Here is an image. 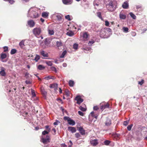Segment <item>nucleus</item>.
Masks as SVG:
<instances>
[{
	"mask_svg": "<svg viewBox=\"0 0 147 147\" xmlns=\"http://www.w3.org/2000/svg\"><path fill=\"white\" fill-rule=\"evenodd\" d=\"M8 1L11 4H13L14 2V1L13 0H8Z\"/></svg>",
	"mask_w": 147,
	"mask_h": 147,
	"instance_id": "nucleus-59",
	"label": "nucleus"
},
{
	"mask_svg": "<svg viewBox=\"0 0 147 147\" xmlns=\"http://www.w3.org/2000/svg\"><path fill=\"white\" fill-rule=\"evenodd\" d=\"M17 52V50L15 49H12L10 53L11 55L15 54Z\"/></svg>",
	"mask_w": 147,
	"mask_h": 147,
	"instance_id": "nucleus-35",
	"label": "nucleus"
},
{
	"mask_svg": "<svg viewBox=\"0 0 147 147\" xmlns=\"http://www.w3.org/2000/svg\"><path fill=\"white\" fill-rule=\"evenodd\" d=\"M29 74L28 72H26V73H25V77H26V78H28V75Z\"/></svg>",
	"mask_w": 147,
	"mask_h": 147,
	"instance_id": "nucleus-60",
	"label": "nucleus"
},
{
	"mask_svg": "<svg viewBox=\"0 0 147 147\" xmlns=\"http://www.w3.org/2000/svg\"><path fill=\"white\" fill-rule=\"evenodd\" d=\"M26 83V84H30L31 83V82L29 80H26L25 81Z\"/></svg>",
	"mask_w": 147,
	"mask_h": 147,
	"instance_id": "nucleus-62",
	"label": "nucleus"
},
{
	"mask_svg": "<svg viewBox=\"0 0 147 147\" xmlns=\"http://www.w3.org/2000/svg\"><path fill=\"white\" fill-rule=\"evenodd\" d=\"M49 132L45 130L42 132V134L43 135H45L46 134H48Z\"/></svg>",
	"mask_w": 147,
	"mask_h": 147,
	"instance_id": "nucleus-45",
	"label": "nucleus"
},
{
	"mask_svg": "<svg viewBox=\"0 0 147 147\" xmlns=\"http://www.w3.org/2000/svg\"><path fill=\"white\" fill-rule=\"evenodd\" d=\"M40 53L41 55L44 57H47L49 56L48 53L42 50L40 51Z\"/></svg>",
	"mask_w": 147,
	"mask_h": 147,
	"instance_id": "nucleus-13",
	"label": "nucleus"
},
{
	"mask_svg": "<svg viewBox=\"0 0 147 147\" xmlns=\"http://www.w3.org/2000/svg\"><path fill=\"white\" fill-rule=\"evenodd\" d=\"M144 83V80H142L141 81L139 82L138 84L142 85Z\"/></svg>",
	"mask_w": 147,
	"mask_h": 147,
	"instance_id": "nucleus-54",
	"label": "nucleus"
},
{
	"mask_svg": "<svg viewBox=\"0 0 147 147\" xmlns=\"http://www.w3.org/2000/svg\"><path fill=\"white\" fill-rule=\"evenodd\" d=\"M48 32L49 34L50 35H53L54 34V31L52 30L49 29L48 30Z\"/></svg>",
	"mask_w": 147,
	"mask_h": 147,
	"instance_id": "nucleus-34",
	"label": "nucleus"
},
{
	"mask_svg": "<svg viewBox=\"0 0 147 147\" xmlns=\"http://www.w3.org/2000/svg\"><path fill=\"white\" fill-rule=\"evenodd\" d=\"M1 71H0V74L2 76H5L6 74L4 69V68L2 67L1 68Z\"/></svg>",
	"mask_w": 147,
	"mask_h": 147,
	"instance_id": "nucleus-22",
	"label": "nucleus"
},
{
	"mask_svg": "<svg viewBox=\"0 0 147 147\" xmlns=\"http://www.w3.org/2000/svg\"><path fill=\"white\" fill-rule=\"evenodd\" d=\"M75 100L77 101V103L78 104H80L83 101V99L81 98L80 96H76Z\"/></svg>",
	"mask_w": 147,
	"mask_h": 147,
	"instance_id": "nucleus-10",
	"label": "nucleus"
},
{
	"mask_svg": "<svg viewBox=\"0 0 147 147\" xmlns=\"http://www.w3.org/2000/svg\"><path fill=\"white\" fill-rule=\"evenodd\" d=\"M98 0H95L94 3V5L95 6H98L99 5V3H98Z\"/></svg>",
	"mask_w": 147,
	"mask_h": 147,
	"instance_id": "nucleus-40",
	"label": "nucleus"
},
{
	"mask_svg": "<svg viewBox=\"0 0 147 147\" xmlns=\"http://www.w3.org/2000/svg\"><path fill=\"white\" fill-rule=\"evenodd\" d=\"M51 40V39L50 38H46L44 41L45 45L42 46V47L44 48H45L50 47Z\"/></svg>",
	"mask_w": 147,
	"mask_h": 147,
	"instance_id": "nucleus-6",
	"label": "nucleus"
},
{
	"mask_svg": "<svg viewBox=\"0 0 147 147\" xmlns=\"http://www.w3.org/2000/svg\"><path fill=\"white\" fill-rule=\"evenodd\" d=\"M80 110L83 111H86V109L85 108L83 107L82 106H80L79 107Z\"/></svg>",
	"mask_w": 147,
	"mask_h": 147,
	"instance_id": "nucleus-44",
	"label": "nucleus"
},
{
	"mask_svg": "<svg viewBox=\"0 0 147 147\" xmlns=\"http://www.w3.org/2000/svg\"><path fill=\"white\" fill-rule=\"evenodd\" d=\"M93 109L94 110L97 111L98 109V108L97 106H94L93 107Z\"/></svg>",
	"mask_w": 147,
	"mask_h": 147,
	"instance_id": "nucleus-58",
	"label": "nucleus"
},
{
	"mask_svg": "<svg viewBox=\"0 0 147 147\" xmlns=\"http://www.w3.org/2000/svg\"><path fill=\"white\" fill-rule=\"evenodd\" d=\"M130 16L132 18L134 19H135L136 18V16L132 12H130L129 13Z\"/></svg>",
	"mask_w": 147,
	"mask_h": 147,
	"instance_id": "nucleus-33",
	"label": "nucleus"
},
{
	"mask_svg": "<svg viewBox=\"0 0 147 147\" xmlns=\"http://www.w3.org/2000/svg\"><path fill=\"white\" fill-rule=\"evenodd\" d=\"M1 59H3L6 58L7 57V55L4 53H2L1 54Z\"/></svg>",
	"mask_w": 147,
	"mask_h": 147,
	"instance_id": "nucleus-28",
	"label": "nucleus"
},
{
	"mask_svg": "<svg viewBox=\"0 0 147 147\" xmlns=\"http://www.w3.org/2000/svg\"><path fill=\"white\" fill-rule=\"evenodd\" d=\"M19 45L21 48H23L24 46V42L23 40L22 41L19 43Z\"/></svg>",
	"mask_w": 147,
	"mask_h": 147,
	"instance_id": "nucleus-27",
	"label": "nucleus"
},
{
	"mask_svg": "<svg viewBox=\"0 0 147 147\" xmlns=\"http://www.w3.org/2000/svg\"><path fill=\"white\" fill-rule=\"evenodd\" d=\"M105 22V25L106 26H109V22L107 21H106Z\"/></svg>",
	"mask_w": 147,
	"mask_h": 147,
	"instance_id": "nucleus-55",
	"label": "nucleus"
},
{
	"mask_svg": "<svg viewBox=\"0 0 147 147\" xmlns=\"http://www.w3.org/2000/svg\"><path fill=\"white\" fill-rule=\"evenodd\" d=\"M63 3L66 5H69L72 3V0H62Z\"/></svg>",
	"mask_w": 147,
	"mask_h": 147,
	"instance_id": "nucleus-16",
	"label": "nucleus"
},
{
	"mask_svg": "<svg viewBox=\"0 0 147 147\" xmlns=\"http://www.w3.org/2000/svg\"><path fill=\"white\" fill-rule=\"evenodd\" d=\"M38 9L35 8H32L30 9L28 11V16L32 18H36L39 16Z\"/></svg>",
	"mask_w": 147,
	"mask_h": 147,
	"instance_id": "nucleus-2",
	"label": "nucleus"
},
{
	"mask_svg": "<svg viewBox=\"0 0 147 147\" xmlns=\"http://www.w3.org/2000/svg\"><path fill=\"white\" fill-rule=\"evenodd\" d=\"M38 68L39 69L41 70L44 69L45 67L42 65H40L38 66Z\"/></svg>",
	"mask_w": 147,
	"mask_h": 147,
	"instance_id": "nucleus-37",
	"label": "nucleus"
},
{
	"mask_svg": "<svg viewBox=\"0 0 147 147\" xmlns=\"http://www.w3.org/2000/svg\"><path fill=\"white\" fill-rule=\"evenodd\" d=\"M68 130L71 131L72 133H75L76 131V128L74 127H69L68 128Z\"/></svg>",
	"mask_w": 147,
	"mask_h": 147,
	"instance_id": "nucleus-19",
	"label": "nucleus"
},
{
	"mask_svg": "<svg viewBox=\"0 0 147 147\" xmlns=\"http://www.w3.org/2000/svg\"><path fill=\"white\" fill-rule=\"evenodd\" d=\"M126 17V16L123 13H120L119 14V17L121 19H125Z\"/></svg>",
	"mask_w": 147,
	"mask_h": 147,
	"instance_id": "nucleus-24",
	"label": "nucleus"
},
{
	"mask_svg": "<svg viewBox=\"0 0 147 147\" xmlns=\"http://www.w3.org/2000/svg\"><path fill=\"white\" fill-rule=\"evenodd\" d=\"M78 130L82 135L85 134V130L82 127H80Z\"/></svg>",
	"mask_w": 147,
	"mask_h": 147,
	"instance_id": "nucleus-20",
	"label": "nucleus"
},
{
	"mask_svg": "<svg viewBox=\"0 0 147 147\" xmlns=\"http://www.w3.org/2000/svg\"><path fill=\"white\" fill-rule=\"evenodd\" d=\"M106 8L110 12L114 11L117 7V2L115 0H105Z\"/></svg>",
	"mask_w": 147,
	"mask_h": 147,
	"instance_id": "nucleus-1",
	"label": "nucleus"
},
{
	"mask_svg": "<svg viewBox=\"0 0 147 147\" xmlns=\"http://www.w3.org/2000/svg\"><path fill=\"white\" fill-rule=\"evenodd\" d=\"M111 123V120L108 118H107L105 124L106 126H110Z\"/></svg>",
	"mask_w": 147,
	"mask_h": 147,
	"instance_id": "nucleus-14",
	"label": "nucleus"
},
{
	"mask_svg": "<svg viewBox=\"0 0 147 147\" xmlns=\"http://www.w3.org/2000/svg\"><path fill=\"white\" fill-rule=\"evenodd\" d=\"M94 41H90L89 42L88 44L90 46H91L94 43Z\"/></svg>",
	"mask_w": 147,
	"mask_h": 147,
	"instance_id": "nucleus-51",
	"label": "nucleus"
},
{
	"mask_svg": "<svg viewBox=\"0 0 147 147\" xmlns=\"http://www.w3.org/2000/svg\"><path fill=\"white\" fill-rule=\"evenodd\" d=\"M90 143L91 144L94 146H96L98 144V142L97 140L95 139L91 141Z\"/></svg>",
	"mask_w": 147,
	"mask_h": 147,
	"instance_id": "nucleus-18",
	"label": "nucleus"
},
{
	"mask_svg": "<svg viewBox=\"0 0 147 147\" xmlns=\"http://www.w3.org/2000/svg\"><path fill=\"white\" fill-rule=\"evenodd\" d=\"M89 36L87 32H83L82 33V40L84 41L87 40L88 39Z\"/></svg>",
	"mask_w": 147,
	"mask_h": 147,
	"instance_id": "nucleus-8",
	"label": "nucleus"
},
{
	"mask_svg": "<svg viewBox=\"0 0 147 147\" xmlns=\"http://www.w3.org/2000/svg\"><path fill=\"white\" fill-rule=\"evenodd\" d=\"M3 49H4V52H6L7 51H8V47H7L5 46L3 47Z\"/></svg>",
	"mask_w": 147,
	"mask_h": 147,
	"instance_id": "nucleus-50",
	"label": "nucleus"
},
{
	"mask_svg": "<svg viewBox=\"0 0 147 147\" xmlns=\"http://www.w3.org/2000/svg\"><path fill=\"white\" fill-rule=\"evenodd\" d=\"M129 120H127L124 121L123 122V125L125 126L127 125L129 123Z\"/></svg>",
	"mask_w": 147,
	"mask_h": 147,
	"instance_id": "nucleus-49",
	"label": "nucleus"
},
{
	"mask_svg": "<svg viewBox=\"0 0 147 147\" xmlns=\"http://www.w3.org/2000/svg\"><path fill=\"white\" fill-rule=\"evenodd\" d=\"M65 18L67 19L68 20H70L71 19L70 18V16L69 15H67L65 16Z\"/></svg>",
	"mask_w": 147,
	"mask_h": 147,
	"instance_id": "nucleus-53",
	"label": "nucleus"
},
{
	"mask_svg": "<svg viewBox=\"0 0 147 147\" xmlns=\"http://www.w3.org/2000/svg\"><path fill=\"white\" fill-rule=\"evenodd\" d=\"M54 16L56 18V19L58 21H60L62 19L61 15L59 13H57L55 14Z\"/></svg>",
	"mask_w": 147,
	"mask_h": 147,
	"instance_id": "nucleus-15",
	"label": "nucleus"
},
{
	"mask_svg": "<svg viewBox=\"0 0 147 147\" xmlns=\"http://www.w3.org/2000/svg\"><path fill=\"white\" fill-rule=\"evenodd\" d=\"M75 136L77 138H80L81 137V136L78 133H77L75 134Z\"/></svg>",
	"mask_w": 147,
	"mask_h": 147,
	"instance_id": "nucleus-48",
	"label": "nucleus"
},
{
	"mask_svg": "<svg viewBox=\"0 0 147 147\" xmlns=\"http://www.w3.org/2000/svg\"><path fill=\"white\" fill-rule=\"evenodd\" d=\"M78 113L79 115H80L83 116L84 115V114L81 111H78Z\"/></svg>",
	"mask_w": 147,
	"mask_h": 147,
	"instance_id": "nucleus-57",
	"label": "nucleus"
},
{
	"mask_svg": "<svg viewBox=\"0 0 147 147\" xmlns=\"http://www.w3.org/2000/svg\"><path fill=\"white\" fill-rule=\"evenodd\" d=\"M132 35L133 36H135L136 35V33L135 32H132Z\"/></svg>",
	"mask_w": 147,
	"mask_h": 147,
	"instance_id": "nucleus-64",
	"label": "nucleus"
},
{
	"mask_svg": "<svg viewBox=\"0 0 147 147\" xmlns=\"http://www.w3.org/2000/svg\"><path fill=\"white\" fill-rule=\"evenodd\" d=\"M50 137L49 136L47 135L46 138L42 137L41 138V142L44 144H47L50 142Z\"/></svg>",
	"mask_w": 147,
	"mask_h": 147,
	"instance_id": "nucleus-7",
	"label": "nucleus"
},
{
	"mask_svg": "<svg viewBox=\"0 0 147 147\" xmlns=\"http://www.w3.org/2000/svg\"><path fill=\"white\" fill-rule=\"evenodd\" d=\"M44 79L46 80H49L50 79H52L53 80H54L55 79V78L54 76H46L44 78Z\"/></svg>",
	"mask_w": 147,
	"mask_h": 147,
	"instance_id": "nucleus-23",
	"label": "nucleus"
},
{
	"mask_svg": "<svg viewBox=\"0 0 147 147\" xmlns=\"http://www.w3.org/2000/svg\"><path fill=\"white\" fill-rule=\"evenodd\" d=\"M69 84L70 86L72 87L74 86V81L70 80L69 81Z\"/></svg>",
	"mask_w": 147,
	"mask_h": 147,
	"instance_id": "nucleus-32",
	"label": "nucleus"
},
{
	"mask_svg": "<svg viewBox=\"0 0 147 147\" xmlns=\"http://www.w3.org/2000/svg\"><path fill=\"white\" fill-rule=\"evenodd\" d=\"M31 93L33 97H35L36 96L35 92L34 90L32 89L31 90Z\"/></svg>",
	"mask_w": 147,
	"mask_h": 147,
	"instance_id": "nucleus-47",
	"label": "nucleus"
},
{
	"mask_svg": "<svg viewBox=\"0 0 147 147\" xmlns=\"http://www.w3.org/2000/svg\"><path fill=\"white\" fill-rule=\"evenodd\" d=\"M45 128L47 130V131L50 132L51 131V129L49 128V125H46L45 126Z\"/></svg>",
	"mask_w": 147,
	"mask_h": 147,
	"instance_id": "nucleus-46",
	"label": "nucleus"
},
{
	"mask_svg": "<svg viewBox=\"0 0 147 147\" xmlns=\"http://www.w3.org/2000/svg\"><path fill=\"white\" fill-rule=\"evenodd\" d=\"M62 44L61 42L60 41H57L56 42V45L58 47H59L61 46H62Z\"/></svg>",
	"mask_w": 147,
	"mask_h": 147,
	"instance_id": "nucleus-30",
	"label": "nucleus"
},
{
	"mask_svg": "<svg viewBox=\"0 0 147 147\" xmlns=\"http://www.w3.org/2000/svg\"><path fill=\"white\" fill-rule=\"evenodd\" d=\"M98 115V114L96 111H92L90 113L89 117L91 116L93 118H94L97 119Z\"/></svg>",
	"mask_w": 147,
	"mask_h": 147,
	"instance_id": "nucleus-9",
	"label": "nucleus"
},
{
	"mask_svg": "<svg viewBox=\"0 0 147 147\" xmlns=\"http://www.w3.org/2000/svg\"><path fill=\"white\" fill-rule=\"evenodd\" d=\"M123 32L127 33L128 32L129 29L127 27H123L122 28Z\"/></svg>",
	"mask_w": 147,
	"mask_h": 147,
	"instance_id": "nucleus-29",
	"label": "nucleus"
},
{
	"mask_svg": "<svg viewBox=\"0 0 147 147\" xmlns=\"http://www.w3.org/2000/svg\"><path fill=\"white\" fill-rule=\"evenodd\" d=\"M46 63L49 66H51L53 65L52 62L51 61H47Z\"/></svg>",
	"mask_w": 147,
	"mask_h": 147,
	"instance_id": "nucleus-39",
	"label": "nucleus"
},
{
	"mask_svg": "<svg viewBox=\"0 0 147 147\" xmlns=\"http://www.w3.org/2000/svg\"><path fill=\"white\" fill-rule=\"evenodd\" d=\"M133 125L132 124H131V125H129L127 127V129L129 131H130Z\"/></svg>",
	"mask_w": 147,
	"mask_h": 147,
	"instance_id": "nucleus-41",
	"label": "nucleus"
},
{
	"mask_svg": "<svg viewBox=\"0 0 147 147\" xmlns=\"http://www.w3.org/2000/svg\"><path fill=\"white\" fill-rule=\"evenodd\" d=\"M129 6L128 3L126 1L124 2L122 4V7L124 9H127Z\"/></svg>",
	"mask_w": 147,
	"mask_h": 147,
	"instance_id": "nucleus-21",
	"label": "nucleus"
},
{
	"mask_svg": "<svg viewBox=\"0 0 147 147\" xmlns=\"http://www.w3.org/2000/svg\"><path fill=\"white\" fill-rule=\"evenodd\" d=\"M111 31L110 28H103L101 29L100 32V36L102 38H106L109 36V32Z\"/></svg>",
	"mask_w": 147,
	"mask_h": 147,
	"instance_id": "nucleus-3",
	"label": "nucleus"
},
{
	"mask_svg": "<svg viewBox=\"0 0 147 147\" xmlns=\"http://www.w3.org/2000/svg\"><path fill=\"white\" fill-rule=\"evenodd\" d=\"M78 45L76 43H75L73 45V48L74 49L76 50L78 49Z\"/></svg>",
	"mask_w": 147,
	"mask_h": 147,
	"instance_id": "nucleus-42",
	"label": "nucleus"
},
{
	"mask_svg": "<svg viewBox=\"0 0 147 147\" xmlns=\"http://www.w3.org/2000/svg\"><path fill=\"white\" fill-rule=\"evenodd\" d=\"M63 119L67 121L68 124L70 125H74L76 124L75 122L74 121L71 119L70 117H68L65 116L64 117Z\"/></svg>",
	"mask_w": 147,
	"mask_h": 147,
	"instance_id": "nucleus-5",
	"label": "nucleus"
},
{
	"mask_svg": "<svg viewBox=\"0 0 147 147\" xmlns=\"http://www.w3.org/2000/svg\"><path fill=\"white\" fill-rule=\"evenodd\" d=\"M49 13L47 12H44L42 13V16L44 18H47L49 15Z\"/></svg>",
	"mask_w": 147,
	"mask_h": 147,
	"instance_id": "nucleus-25",
	"label": "nucleus"
},
{
	"mask_svg": "<svg viewBox=\"0 0 147 147\" xmlns=\"http://www.w3.org/2000/svg\"><path fill=\"white\" fill-rule=\"evenodd\" d=\"M67 64L65 63H64L63 64V67H65L67 66Z\"/></svg>",
	"mask_w": 147,
	"mask_h": 147,
	"instance_id": "nucleus-63",
	"label": "nucleus"
},
{
	"mask_svg": "<svg viewBox=\"0 0 147 147\" xmlns=\"http://www.w3.org/2000/svg\"><path fill=\"white\" fill-rule=\"evenodd\" d=\"M100 109L102 111L106 108H109V105L108 103L105 104V102H103L102 105H101Z\"/></svg>",
	"mask_w": 147,
	"mask_h": 147,
	"instance_id": "nucleus-11",
	"label": "nucleus"
},
{
	"mask_svg": "<svg viewBox=\"0 0 147 147\" xmlns=\"http://www.w3.org/2000/svg\"><path fill=\"white\" fill-rule=\"evenodd\" d=\"M40 56L39 55L36 54V55L34 59L33 60H34L36 62H37L40 59Z\"/></svg>",
	"mask_w": 147,
	"mask_h": 147,
	"instance_id": "nucleus-26",
	"label": "nucleus"
},
{
	"mask_svg": "<svg viewBox=\"0 0 147 147\" xmlns=\"http://www.w3.org/2000/svg\"><path fill=\"white\" fill-rule=\"evenodd\" d=\"M66 34L67 35L70 36H73L74 34L73 32H72L70 31L67 32Z\"/></svg>",
	"mask_w": 147,
	"mask_h": 147,
	"instance_id": "nucleus-36",
	"label": "nucleus"
},
{
	"mask_svg": "<svg viewBox=\"0 0 147 147\" xmlns=\"http://www.w3.org/2000/svg\"><path fill=\"white\" fill-rule=\"evenodd\" d=\"M97 15L100 18L102 19V18L101 16V13L99 12H98L97 13Z\"/></svg>",
	"mask_w": 147,
	"mask_h": 147,
	"instance_id": "nucleus-52",
	"label": "nucleus"
},
{
	"mask_svg": "<svg viewBox=\"0 0 147 147\" xmlns=\"http://www.w3.org/2000/svg\"><path fill=\"white\" fill-rule=\"evenodd\" d=\"M51 69L52 71H55V73L57 72V70L56 68L54 67H52L51 68Z\"/></svg>",
	"mask_w": 147,
	"mask_h": 147,
	"instance_id": "nucleus-43",
	"label": "nucleus"
},
{
	"mask_svg": "<svg viewBox=\"0 0 147 147\" xmlns=\"http://www.w3.org/2000/svg\"><path fill=\"white\" fill-rule=\"evenodd\" d=\"M50 87L51 88H54V90H56L57 89L58 84L56 83H54L50 85Z\"/></svg>",
	"mask_w": 147,
	"mask_h": 147,
	"instance_id": "nucleus-17",
	"label": "nucleus"
},
{
	"mask_svg": "<svg viewBox=\"0 0 147 147\" xmlns=\"http://www.w3.org/2000/svg\"><path fill=\"white\" fill-rule=\"evenodd\" d=\"M111 143V142L109 140H106L104 141V144L106 145H108Z\"/></svg>",
	"mask_w": 147,
	"mask_h": 147,
	"instance_id": "nucleus-38",
	"label": "nucleus"
},
{
	"mask_svg": "<svg viewBox=\"0 0 147 147\" xmlns=\"http://www.w3.org/2000/svg\"><path fill=\"white\" fill-rule=\"evenodd\" d=\"M58 123H60V122L58 120H56V121L54 123V125H57L58 124Z\"/></svg>",
	"mask_w": 147,
	"mask_h": 147,
	"instance_id": "nucleus-56",
	"label": "nucleus"
},
{
	"mask_svg": "<svg viewBox=\"0 0 147 147\" xmlns=\"http://www.w3.org/2000/svg\"><path fill=\"white\" fill-rule=\"evenodd\" d=\"M61 147H67V146L65 144H62L61 145Z\"/></svg>",
	"mask_w": 147,
	"mask_h": 147,
	"instance_id": "nucleus-61",
	"label": "nucleus"
},
{
	"mask_svg": "<svg viewBox=\"0 0 147 147\" xmlns=\"http://www.w3.org/2000/svg\"><path fill=\"white\" fill-rule=\"evenodd\" d=\"M28 24L30 27H33L35 25L34 22L32 20H30L28 21Z\"/></svg>",
	"mask_w": 147,
	"mask_h": 147,
	"instance_id": "nucleus-12",
	"label": "nucleus"
},
{
	"mask_svg": "<svg viewBox=\"0 0 147 147\" xmlns=\"http://www.w3.org/2000/svg\"><path fill=\"white\" fill-rule=\"evenodd\" d=\"M67 53V52L66 51H64L62 53L61 55H60V58H62L64 57V56Z\"/></svg>",
	"mask_w": 147,
	"mask_h": 147,
	"instance_id": "nucleus-31",
	"label": "nucleus"
},
{
	"mask_svg": "<svg viewBox=\"0 0 147 147\" xmlns=\"http://www.w3.org/2000/svg\"><path fill=\"white\" fill-rule=\"evenodd\" d=\"M33 32L35 36L38 38V36L40 34L41 32V29L40 28H34L33 30Z\"/></svg>",
	"mask_w": 147,
	"mask_h": 147,
	"instance_id": "nucleus-4",
	"label": "nucleus"
}]
</instances>
